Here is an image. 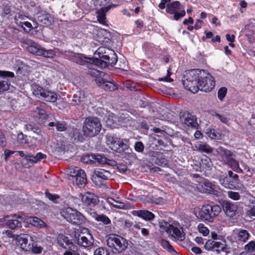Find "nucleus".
<instances>
[{
  "label": "nucleus",
  "instance_id": "1",
  "mask_svg": "<svg viewBox=\"0 0 255 255\" xmlns=\"http://www.w3.org/2000/svg\"><path fill=\"white\" fill-rule=\"evenodd\" d=\"M206 72L200 69H191L186 72L182 84L184 87L193 93L198 91V85L201 78L206 76Z\"/></svg>",
  "mask_w": 255,
  "mask_h": 255
},
{
  "label": "nucleus",
  "instance_id": "2",
  "mask_svg": "<svg viewBox=\"0 0 255 255\" xmlns=\"http://www.w3.org/2000/svg\"><path fill=\"white\" fill-rule=\"evenodd\" d=\"M89 73L96 77V84L102 89L109 91H113L117 89V85L110 80V78L108 74L95 69L91 70Z\"/></svg>",
  "mask_w": 255,
  "mask_h": 255
},
{
  "label": "nucleus",
  "instance_id": "3",
  "mask_svg": "<svg viewBox=\"0 0 255 255\" xmlns=\"http://www.w3.org/2000/svg\"><path fill=\"white\" fill-rule=\"evenodd\" d=\"M216 151L221 156L223 161L237 173H241L243 170L239 166V162L235 159L234 152L219 146Z\"/></svg>",
  "mask_w": 255,
  "mask_h": 255
},
{
  "label": "nucleus",
  "instance_id": "4",
  "mask_svg": "<svg viewBox=\"0 0 255 255\" xmlns=\"http://www.w3.org/2000/svg\"><path fill=\"white\" fill-rule=\"evenodd\" d=\"M107 244L114 254H120L128 248V242L124 238L115 235H111L108 238Z\"/></svg>",
  "mask_w": 255,
  "mask_h": 255
},
{
  "label": "nucleus",
  "instance_id": "5",
  "mask_svg": "<svg viewBox=\"0 0 255 255\" xmlns=\"http://www.w3.org/2000/svg\"><path fill=\"white\" fill-rule=\"evenodd\" d=\"M221 211L219 205H204L198 212V217L202 219L213 222L214 218L218 215Z\"/></svg>",
  "mask_w": 255,
  "mask_h": 255
},
{
  "label": "nucleus",
  "instance_id": "6",
  "mask_svg": "<svg viewBox=\"0 0 255 255\" xmlns=\"http://www.w3.org/2000/svg\"><path fill=\"white\" fill-rule=\"evenodd\" d=\"M61 215L69 223L81 225L85 222V217L76 209L67 208L61 212Z\"/></svg>",
  "mask_w": 255,
  "mask_h": 255
},
{
  "label": "nucleus",
  "instance_id": "7",
  "mask_svg": "<svg viewBox=\"0 0 255 255\" xmlns=\"http://www.w3.org/2000/svg\"><path fill=\"white\" fill-rule=\"evenodd\" d=\"M95 54H97L99 58L103 59L105 62L104 66L108 65L113 66L118 61V56L115 51L106 47H101L99 48Z\"/></svg>",
  "mask_w": 255,
  "mask_h": 255
},
{
  "label": "nucleus",
  "instance_id": "8",
  "mask_svg": "<svg viewBox=\"0 0 255 255\" xmlns=\"http://www.w3.org/2000/svg\"><path fill=\"white\" fill-rule=\"evenodd\" d=\"M11 216L12 218L9 219L10 216H4L2 218L0 219V222H3L7 227L12 230L21 227V221L26 220L25 215L22 213L12 214Z\"/></svg>",
  "mask_w": 255,
  "mask_h": 255
},
{
  "label": "nucleus",
  "instance_id": "9",
  "mask_svg": "<svg viewBox=\"0 0 255 255\" xmlns=\"http://www.w3.org/2000/svg\"><path fill=\"white\" fill-rule=\"evenodd\" d=\"M161 228L164 229L165 232L180 241H183L185 239V233L183 232V228L179 225H173L164 222L160 225Z\"/></svg>",
  "mask_w": 255,
  "mask_h": 255
},
{
  "label": "nucleus",
  "instance_id": "10",
  "mask_svg": "<svg viewBox=\"0 0 255 255\" xmlns=\"http://www.w3.org/2000/svg\"><path fill=\"white\" fill-rule=\"evenodd\" d=\"M69 179L78 186L85 184L87 181L85 172L78 167H75L71 170L69 173Z\"/></svg>",
  "mask_w": 255,
  "mask_h": 255
},
{
  "label": "nucleus",
  "instance_id": "11",
  "mask_svg": "<svg viewBox=\"0 0 255 255\" xmlns=\"http://www.w3.org/2000/svg\"><path fill=\"white\" fill-rule=\"evenodd\" d=\"M27 50L33 54L38 56H42L46 58H53L55 56V52L52 49L46 50L40 45L36 43L32 47H27Z\"/></svg>",
  "mask_w": 255,
  "mask_h": 255
},
{
  "label": "nucleus",
  "instance_id": "12",
  "mask_svg": "<svg viewBox=\"0 0 255 255\" xmlns=\"http://www.w3.org/2000/svg\"><path fill=\"white\" fill-rule=\"evenodd\" d=\"M215 82L213 77L206 72V76L201 78V80L198 85V91L205 92H210L214 88Z\"/></svg>",
  "mask_w": 255,
  "mask_h": 255
},
{
  "label": "nucleus",
  "instance_id": "13",
  "mask_svg": "<svg viewBox=\"0 0 255 255\" xmlns=\"http://www.w3.org/2000/svg\"><path fill=\"white\" fill-rule=\"evenodd\" d=\"M179 116L180 121L184 126H190L191 128H197L198 126L196 118L188 112H181Z\"/></svg>",
  "mask_w": 255,
  "mask_h": 255
},
{
  "label": "nucleus",
  "instance_id": "14",
  "mask_svg": "<svg viewBox=\"0 0 255 255\" xmlns=\"http://www.w3.org/2000/svg\"><path fill=\"white\" fill-rule=\"evenodd\" d=\"M79 198L90 208L94 207L99 202L98 197L90 192H87L84 194L80 193L79 195Z\"/></svg>",
  "mask_w": 255,
  "mask_h": 255
},
{
  "label": "nucleus",
  "instance_id": "15",
  "mask_svg": "<svg viewBox=\"0 0 255 255\" xmlns=\"http://www.w3.org/2000/svg\"><path fill=\"white\" fill-rule=\"evenodd\" d=\"M79 230L75 231V237L76 239L78 244L84 247H88L93 245V239L90 234H87V236H84L83 234H80Z\"/></svg>",
  "mask_w": 255,
  "mask_h": 255
},
{
  "label": "nucleus",
  "instance_id": "16",
  "mask_svg": "<svg viewBox=\"0 0 255 255\" xmlns=\"http://www.w3.org/2000/svg\"><path fill=\"white\" fill-rule=\"evenodd\" d=\"M222 207L224 211L227 216L233 218L236 216L238 208L237 204L229 201H224Z\"/></svg>",
  "mask_w": 255,
  "mask_h": 255
},
{
  "label": "nucleus",
  "instance_id": "17",
  "mask_svg": "<svg viewBox=\"0 0 255 255\" xmlns=\"http://www.w3.org/2000/svg\"><path fill=\"white\" fill-rule=\"evenodd\" d=\"M57 242L58 245L65 249L73 250L74 249V245L72 240L65 235H59L57 238Z\"/></svg>",
  "mask_w": 255,
  "mask_h": 255
},
{
  "label": "nucleus",
  "instance_id": "18",
  "mask_svg": "<svg viewBox=\"0 0 255 255\" xmlns=\"http://www.w3.org/2000/svg\"><path fill=\"white\" fill-rule=\"evenodd\" d=\"M34 19L38 21L47 25L52 23L53 20L51 16L45 11H39L35 15Z\"/></svg>",
  "mask_w": 255,
  "mask_h": 255
},
{
  "label": "nucleus",
  "instance_id": "19",
  "mask_svg": "<svg viewBox=\"0 0 255 255\" xmlns=\"http://www.w3.org/2000/svg\"><path fill=\"white\" fill-rule=\"evenodd\" d=\"M70 57L73 62L80 65H84L86 63H91L92 62V58L86 57L82 54L71 52Z\"/></svg>",
  "mask_w": 255,
  "mask_h": 255
},
{
  "label": "nucleus",
  "instance_id": "20",
  "mask_svg": "<svg viewBox=\"0 0 255 255\" xmlns=\"http://www.w3.org/2000/svg\"><path fill=\"white\" fill-rule=\"evenodd\" d=\"M132 215L138 216L147 221H152L155 218L153 213L146 210L133 211Z\"/></svg>",
  "mask_w": 255,
  "mask_h": 255
},
{
  "label": "nucleus",
  "instance_id": "21",
  "mask_svg": "<svg viewBox=\"0 0 255 255\" xmlns=\"http://www.w3.org/2000/svg\"><path fill=\"white\" fill-rule=\"evenodd\" d=\"M81 128H71L69 134V138L72 142L82 141L84 140V136L81 130Z\"/></svg>",
  "mask_w": 255,
  "mask_h": 255
},
{
  "label": "nucleus",
  "instance_id": "22",
  "mask_svg": "<svg viewBox=\"0 0 255 255\" xmlns=\"http://www.w3.org/2000/svg\"><path fill=\"white\" fill-rule=\"evenodd\" d=\"M102 125L99 119L95 117H89L85 119L83 128H101Z\"/></svg>",
  "mask_w": 255,
  "mask_h": 255
},
{
  "label": "nucleus",
  "instance_id": "23",
  "mask_svg": "<svg viewBox=\"0 0 255 255\" xmlns=\"http://www.w3.org/2000/svg\"><path fill=\"white\" fill-rule=\"evenodd\" d=\"M94 173L95 176L94 178L93 181L97 185H100V184L96 183L98 180H99V179L107 180L111 176V174L109 171L103 169H98L95 170Z\"/></svg>",
  "mask_w": 255,
  "mask_h": 255
},
{
  "label": "nucleus",
  "instance_id": "24",
  "mask_svg": "<svg viewBox=\"0 0 255 255\" xmlns=\"http://www.w3.org/2000/svg\"><path fill=\"white\" fill-rule=\"evenodd\" d=\"M97 36V40L99 42H109L111 38V34L109 31L105 29H100L98 30Z\"/></svg>",
  "mask_w": 255,
  "mask_h": 255
},
{
  "label": "nucleus",
  "instance_id": "25",
  "mask_svg": "<svg viewBox=\"0 0 255 255\" xmlns=\"http://www.w3.org/2000/svg\"><path fill=\"white\" fill-rule=\"evenodd\" d=\"M118 137L111 136H106V143L109 147L113 150L118 151V146H117V140Z\"/></svg>",
  "mask_w": 255,
  "mask_h": 255
},
{
  "label": "nucleus",
  "instance_id": "26",
  "mask_svg": "<svg viewBox=\"0 0 255 255\" xmlns=\"http://www.w3.org/2000/svg\"><path fill=\"white\" fill-rule=\"evenodd\" d=\"M28 222L32 225L41 229L46 227V224L43 221L36 217H30L28 219Z\"/></svg>",
  "mask_w": 255,
  "mask_h": 255
},
{
  "label": "nucleus",
  "instance_id": "27",
  "mask_svg": "<svg viewBox=\"0 0 255 255\" xmlns=\"http://www.w3.org/2000/svg\"><path fill=\"white\" fill-rule=\"evenodd\" d=\"M214 251L218 252L220 251L227 253L228 249L226 248V242L225 240H221L220 241H214Z\"/></svg>",
  "mask_w": 255,
  "mask_h": 255
},
{
  "label": "nucleus",
  "instance_id": "28",
  "mask_svg": "<svg viewBox=\"0 0 255 255\" xmlns=\"http://www.w3.org/2000/svg\"><path fill=\"white\" fill-rule=\"evenodd\" d=\"M41 97L43 98L44 100L50 102H55L57 99V96L55 93L47 90H45Z\"/></svg>",
  "mask_w": 255,
  "mask_h": 255
},
{
  "label": "nucleus",
  "instance_id": "29",
  "mask_svg": "<svg viewBox=\"0 0 255 255\" xmlns=\"http://www.w3.org/2000/svg\"><path fill=\"white\" fill-rule=\"evenodd\" d=\"M180 6V3L178 1H175L166 5V11L170 14H173L177 11Z\"/></svg>",
  "mask_w": 255,
  "mask_h": 255
},
{
  "label": "nucleus",
  "instance_id": "30",
  "mask_svg": "<svg viewBox=\"0 0 255 255\" xmlns=\"http://www.w3.org/2000/svg\"><path fill=\"white\" fill-rule=\"evenodd\" d=\"M81 130L84 138L88 136H94L100 131L99 128H81Z\"/></svg>",
  "mask_w": 255,
  "mask_h": 255
},
{
  "label": "nucleus",
  "instance_id": "31",
  "mask_svg": "<svg viewBox=\"0 0 255 255\" xmlns=\"http://www.w3.org/2000/svg\"><path fill=\"white\" fill-rule=\"evenodd\" d=\"M35 112L39 116L38 122L41 124L45 123L47 116L45 111L40 107H37Z\"/></svg>",
  "mask_w": 255,
  "mask_h": 255
},
{
  "label": "nucleus",
  "instance_id": "32",
  "mask_svg": "<svg viewBox=\"0 0 255 255\" xmlns=\"http://www.w3.org/2000/svg\"><path fill=\"white\" fill-rule=\"evenodd\" d=\"M250 236V233L246 230H240L238 233V239L239 241L242 242H246Z\"/></svg>",
  "mask_w": 255,
  "mask_h": 255
},
{
  "label": "nucleus",
  "instance_id": "33",
  "mask_svg": "<svg viewBox=\"0 0 255 255\" xmlns=\"http://www.w3.org/2000/svg\"><path fill=\"white\" fill-rule=\"evenodd\" d=\"M84 95L79 92L73 96L71 104L73 106L78 105L84 101Z\"/></svg>",
  "mask_w": 255,
  "mask_h": 255
},
{
  "label": "nucleus",
  "instance_id": "34",
  "mask_svg": "<svg viewBox=\"0 0 255 255\" xmlns=\"http://www.w3.org/2000/svg\"><path fill=\"white\" fill-rule=\"evenodd\" d=\"M195 147L198 150L207 153H212L213 151V149L212 147L205 143L198 144L196 145Z\"/></svg>",
  "mask_w": 255,
  "mask_h": 255
},
{
  "label": "nucleus",
  "instance_id": "35",
  "mask_svg": "<svg viewBox=\"0 0 255 255\" xmlns=\"http://www.w3.org/2000/svg\"><path fill=\"white\" fill-rule=\"evenodd\" d=\"M206 133L212 139L219 138L221 135L216 128H207Z\"/></svg>",
  "mask_w": 255,
  "mask_h": 255
},
{
  "label": "nucleus",
  "instance_id": "36",
  "mask_svg": "<svg viewBox=\"0 0 255 255\" xmlns=\"http://www.w3.org/2000/svg\"><path fill=\"white\" fill-rule=\"evenodd\" d=\"M17 244L22 250H26L28 239L23 237H18L16 238Z\"/></svg>",
  "mask_w": 255,
  "mask_h": 255
},
{
  "label": "nucleus",
  "instance_id": "37",
  "mask_svg": "<svg viewBox=\"0 0 255 255\" xmlns=\"http://www.w3.org/2000/svg\"><path fill=\"white\" fill-rule=\"evenodd\" d=\"M128 140L121 139L118 138V140H117V146H118V150L121 151L122 150H125L127 149L128 147Z\"/></svg>",
  "mask_w": 255,
  "mask_h": 255
},
{
  "label": "nucleus",
  "instance_id": "38",
  "mask_svg": "<svg viewBox=\"0 0 255 255\" xmlns=\"http://www.w3.org/2000/svg\"><path fill=\"white\" fill-rule=\"evenodd\" d=\"M29 157L31 159L33 164L38 161H40L42 159L46 158V155L41 152H38L35 155H33L29 154Z\"/></svg>",
  "mask_w": 255,
  "mask_h": 255
},
{
  "label": "nucleus",
  "instance_id": "39",
  "mask_svg": "<svg viewBox=\"0 0 255 255\" xmlns=\"http://www.w3.org/2000/svg\"><path fill=\"white\" fill-rule=\"evenodd\" d=\"M107 201L109 204L117 208L124 209L125 207V205L124 203L117 201L112 198H108Z\"/></svg>",
  "mask_w": 255,
  "mask_h": 255
},
{
  "label": "nucleus",
  "instance_id": "40",
  "mask_svg": "<svg viewBox=\"0 0 255 255\" xmlns=\"http://www.w3.org/2000/svg\"><path fill=\"white\" fill-rule=\"evenodd\" d=\"M92 158L94 159V162H97L101 164L108 163L109 161L106 157L99 154L92 155Z\"/></svg>",
  "mask_w": 255,
  "mask_h": 255
},
{
  "label": "nucleus",
  "instance_id": "41",
  "mask_svg": "<svg viewBox=\"0 0 255 255\" xmlns=\"http://www.w3.org/2000/svg\"><path fill=\"white\" fill-rule=\"evenodd\" d=\"M21 164L24 168H28L33 165L32 161H31L29 154L26 155L24 158L21 160Z\"/></svg>",
  "mask_w": 255,
  "mask_h": 255
},
{
  "label": "nucleus",
  "instance_id": "42",
  "mask_svg": "<svg viewBox=\"0 0 255 255\" xmlns=\"http://www.w3.org/2000/svg\"><path fill=\"white\" fill-rule=\"evenodd\" d=\"M10 84L9 83L8 79L6 78H3V80H0V92L7 91L9 89Z\"/></svg>",
  "mask_w": 255,
  "mask_h": 255
},
{
  "label": "nucleus",
  "instance_id": "43",
  "mask_svg": "<svg viewBox=\"0 0 255 255\" xmlns=\"http://www.w3.org/2000/svg\"><path fill=\"white\" fill-rule=\"evenodd\" d=\"M49 127H56V128H65L68 125L64 121H57L48 122L47 125Z\"/></svg>",
  "mask_w": 255,
  "mask_h": 255
},
{
  "label": "nucleus",
  "instance_id": "44",
  "mask_svg": "<svg viewBox=\"0 0 255 255\" xmlns=\"http://www.w3.org/2000/svg\"><path fill=\"white\" fill-rule=\"evenodd\" d=\"M32 89L33 90V93L35 96H40L41 97L45 90L42 87L36 84L33 85Z\"/></svg>",
  "mask_w": 255,
  "mask_h": 255
},
{
  "label": "nucleus",
  "instance_id": "45",
  "mask_svg": "<svg viewBox=\"0 0 255 255\" xmlns=\"http://www.w3.org/2000/svg\"><path fill=\"white\" fill-rule=\"evenodd\" d=\"M246 252L255 254V241H251L245 246Z\"/></svg>",
  "mask_w": 255,
  "mask_h": 255
},
{
  "label": "nucleus",
  "instance_id": "46",
  "mask_svg": "<svg viewBox=\"0 0 255 255\" xmlns=\"http://www.w3.org/2000/svg\"><path fill=\"white\" fill-rule=\"evenodd\" d=\"M239 176L238 175L235 174L233 176V179L230 180L229 179V182L231 184V186L233 187L229 188L230 189H237L238 187L236 185L239 182Z\"/></svg>",
  "mask_w": 255,
  "mask_h": 255
},
{
  "label": "nucleus",
  "instance_id": "47",
  "mask_svg": "<svg viewBox=\"0 0 255 255\" xmlns=\"http://www.w3.org/2000/svg\"><path fill=\"white\" fill-rule=\"evenodd\" d=\"M147 201L155 204H161L163 202V199L161 197H155L153 196H148Z\"/></svg>",
  "mask_w": 255,
  "mask_h": 255
},
{
  "label": "nucleus",
  "instance_id": "48",
  "mask_svg": "<svg viewBox=\"0 0 255 255\" xmlns=\"http://www.w3.org/2000/svg\"><path fill=\"white\" fill-rule=\"evenodd\" d=\"M197 228L199 232L204 236H207L209 234V230L203 224H199Z\"/></svg>",
  "mask_w": 255,
  "mask_h": 255
},
{
  "label": "nucleus",
  "instance_id": "49",
  "mask_svg": "<svg viewBox=\"0 0 255 255\" xmlns=\"http://www.w3.org/2000/svg\"><path fill=\"white\" fill-rule=\"evenodd\" d=\"M229 178L227 176L221 177L219 179L220 183L224 187L229 189V188H232L231 184L229 182Z\"/></svg>",
  "mask_w": 255,
  "mask_h": 255
},
{
  "label": "nucleus",
  "instance_id": "50",
  "mask_svg": "<svg viewBox=\"0 0 255 255\" xmlns=\"http://www.w3.org/2000/svg\"><path fill=\"white\" fill-rule=\"evenodd\" d=\"M228 197L233 200H239L241 198V196L239 192L233 191L227 192Z\"/></svg>",
  "mask_w": 255,
  "mask_h": 255
},
{
  "label": "nucleus",
  "instance_id": "51",
  "mask_svg": "<svg viewBox=\"0 0 255 255\" xmlns=\"http://www.w3.org/2000/svg\"><path fill=\"white\" fill-rule=\"evenodd\" d=\"M20 24H22V26L23 27V28L24 29V31H25L26 32H29L33 28H36L37 27V24H35L34 25V26L33 27L32 26V24L29 22H27V21H25V22H19Z\"/></svg>",
  "mask_w": 255,
  "mask_h": 255
},
{
  "label": "nucleus",
  "instance_id": "52",
  "mask_svg": "<svg viewBox=\"0 0 255 255\" xmlns=\"http://www.w3.org/2000/svg\"><path fill=\"white\" fill-rule=\"evenodd\" d=\"M96 219L97 221H101L105 225H108L111 223L110 219L105 215H98L96 217Z\"/></svg>",
  "mask_w": 255,
  "mask_h": 255
},
{
  "label": "nucleus",
  "instance_id": "53",
  "mask_svg": "<svg viewBox=\"0 0 255 255\" xmlns=\"http://www.w3.org/2000/svg\"><path fill=\"white\" fill-rule=\"evenodd\" d=\"M227 93V89L226 87H222L219 89L218 92V97L221 101L225 98Z\"/></svg>",
  "mask_w": 255,
  "mask_h": 255
},
{
  "label": "nucleus",
  "instance_id": "54",
  "mask_svg": "<svg viewBox=\"0 0 255 255\" xmlns=\"http://www.w3.org/2000/svg\"><path fill=\"white\" fill-rule=\"evenodd\" d=\"M94 255H110V254L106 249L99 248L95 251Z\"/></svg>",
  "mask_w": 255,
  "mask_h": 255
},
{
  "label": "nucleus",
  "instance_id": "55",
  "mask_svg": "<svg viewBox=\"0 0 255 255\" xmlns=\"http://www.w3.org/2000/svg\"><path fill=\"white\" fill-rule=\"evenodd\" d=\"M161 244L164 248L168 250L169 252H175L172 246L167 241L163 239L161 241Z\"/></svg>",
  "mask_w": 255,
  "mask_h": 255
},
{
  "label": "nucleus",
  "instance_id": "56",
  "mask_svg": "<svg viewBox=\"0 0 255 255\" xmlns=\"http://www.w3.org/2000/svg\"><path fill=\"white\" fill-rule=\"evenodd\" d=\"M98 15L97 16L98 21L104 25H107L106 24V14L102 13L99 11L97 12Z\"/></svg>",
  "mask_w": 255,
  "mask_h": 255
},
{
  "label": "nucleus",
  "instance_id": "57",
  "mask_svg": "<svg viewBox=\"0 0 255 255\" xmlns=\"http://www.w3.org/2000/svg\"><path fill=\"white\" fill-rule=\"evenodd\" d=\"M92 155H86L82 157V162L85 163L92 164L94 163V159L92 158Z\"/></svg>",
  "mask_w": 255,
  "mask_h": 255
},
{
  "label": "nucleus",
  "instance_id": "58",
  "mask_svg": "<svg viewBox=\"0 0 255 255\" xmlns=\"http://www.w3.org/2000/svg\"><path fill=\"white\" fill-rule=\"evenodd\" d=\"M144 148L143 144L141 141H137L134 145V149L136 151L142 152Z\"/></svg>",
  "mask_w": 255,
  "mask_h": 255
},
{
  "label": "nucleus",
  "instance_id": "59",
  "mask_svg": "<svg viewBox=\"0 0 255 255\" xmlns=\"http://www.w3.org/2000/svg\"><path fill=\"white\" fill-rule=\"evenodd\" d=\"M121 222V226L125 229H129L132 226V223L128 220H121L119 221Z\"/></svg>",
  "mask_w": 255,
  "mask_h": 255
},
{
  "label": "nucleus",
  "instance_id": "60",
  "mask_svg": "<svg viewBox=\"0 0 255 255\" xmlns=\"http://www.w3.org/2000/svg\"><path fill=\"white\" fill-rule=\"evenodd\" d=\"M214 241L209 240L206 242L204 248L208 251H214Z\"/></svg>",
  "mask_w": 255,
  "mask_h": 255
},
{
  "label": "nucleus",
  "instance_id": "61",
  "mask_svg": "<svg viewBox=\"0 0 255 255\" xmlns=\"http://www.w3.org/2000/svg\"><path fill=\"white\" fill-rule=\"evenodd\" d=\"M170 68H169L167 70V75L166 76L163 78H160L158 79V80L160 81H164L168 82H171L173 81V79L170 78V75H171V73L170 72Z\"/></svg>",
  "mask_w": 255,
  "mask_h": 255
},
{
  "label": "nucleus",
  "instance_id": "62",
  "mask_svg": "<svg viewBox=\"0 0 255 255\" xmlns=\"http://www.w3.org/2000/svg\"><path fill=\"white\" fill-rule=\"evenodd\" d=\"M14 137H17V140L20 143H23L26 141V136H25L22 132L18 133L17 135L13 134Z\"/></svg>",
  "mask_w": 255,
  "mask_h": 255
},
{
  "label": "nucleus",
  "instance_id": "63",
  "mask_svg": "<svg viewBox=\"0 0 255 255\" xmlns=\"http://www.w3.org/2000/svg\"><path fill=\"white\" fill-rule=\"evenodd\" d=\"M246 214L249 217H255V202L250 207V209L247 211Z\"/></svg>",
  "mask_w": 255,
  "mask_h": 255
},
{
  "label": "nucleus",
  "instance_id": "64",
  "mask_svg": "<svg viewBox=\"0 0 255 255\" xmlns=\"http://www.w3.org/2000/svg\"><path fill=\"white\" fill-rule=\"evenodd\" d=\"M94 63L95 65H98V66H104V61L103 60V59H101V58H94V59H92V62L91 63Z\"/></svg>",
  "mask_w": 255,
  "mask_h": 255
}]
</instances>
